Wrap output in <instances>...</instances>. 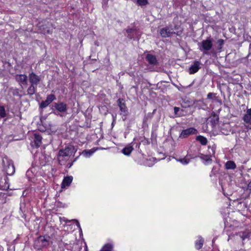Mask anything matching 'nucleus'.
I'll list each match as a JSON object with an SVG mask.
<instances>
[{
  "label": "nucleus",
  "mask_w": 251,
  "mask_h": 251,
  "mask_svg": "<svg viewBox=\"0 0 251 251\" xmlns=\"http://www.w3.org/2000/svg\"><path fill=\"white\" fill-rule=\"evenodd\" d=\"M54 108L60 112H65L67 111V104L64 102H55L53 103Z\"/></svg>",
  "instance_id": "f8f14e48"
},
{
  "label": "nucleus",
  "mask_w": 251,
  "mask_h": 251,
  "mask_svg": "<svg viewBox=\"0 0 251 251\" xmlns=\"http://www.w3.org/2000/svg\"><path fill=\"white\" fill-rule=\"evenodd\" d=\"M94 151L91 150H84L82 152V154L86 157H90L93 153Z\"/></svg>",
  "instance_id": "c85d7f7f"
},
{
  "label": "nucleus",
  "mask_w": 251,
  "mask_h": 251,
  "mask_svg": "<svg viewBox=\"0 0 251 251\" xmlns=\"http://www.w3.org/2000/svg\"><path fill=\"white\" fill-rule=\"evenodd\" d=\"M73 177L72 176H68L64 177L61 184V187L65 188L66 186H69L71 184L73 181Z\"/></svg>",
  "instance_id": "dca6fc26"
},
{
  "label": "nucleus",
  "mask_w": 251,
  "mask_h": 251,
  "mask_svg": "<svg viewBox=\"0 0 251 251\" xmlns=\"http://www.w3.org/2000/svg\"><path fill=\"white\" fill-rule=\"evenodd\" d=\"M199 49L204 53H207V51L211 50L213 47L212 40L210 38L199 42L198 44Z\"/></svg>",
  "instance_id": "f03ea898"
},
{
  "label": "nucleus",
  "mask_w": 251,
  "mask_h": 251,
  "mask_svg": "<svg viewBox=\"0 0 251 251\" xmlns=\"http://www.w3.org/2000/svg\"><path fill=\"white\" fill-rule=\"evenodd\" d=\"M160 33L163 37H168L175 34V32L172 28L166 27L161 29Z\"/></svg>",
  "instance_id": "9d476101"
},
{
  "label": "nucleus",
  "mask_w": 251,
  "mask_h": 251,
  "mask_svg": "<svg viewBox=\"0 0 251 251\" xmlns=\"http://www.w3.org/2000/svg\"><path fill=\"white\" fill-rule=\"evenodd\" d=\"M72 154V149L71 147L66 148L64 150L59 151L58 156V160L60 165H64L65 162L68 160Z\"/></svg>",
  "instance_id": "f257e3e1"
},
{
  "label": "nucleus",
  "mask_w": 251,
  "mask_h": 251,
  "mask_svg": "<svg viewBox=\"0 0 251 251\" xmlns=\"http://www.w3.org/2000/svg\"><path fill=\"white\" fill-rule=\"evenodd\" d=\"M64 221L66 222H67L68 221V220H64Z\"/></svg>",
  "instance_id": "4c0bfd02"
},
{
  "label": "nucleus",
  "mask_w": 251,
  "mask_h": 251,
  "mask_svg": "<svg viewBox=\"0 0 251 251\" xmlns=\"http://www.w3.org/2000/svg\"><path fill=\"white\" fill-rule=\"evenodd\" d=\"M196 140L199 141L202 145H206L207 143V139L201 135L198 136L196 137Z\"/></svg>",
  "instance_id": "4be33fe9"
},
{
  "label": "nucleus",
  "mask_w": 251,
  "mask_h": 251,
  "mask_svg": "<svg viewBox=\"0 0 251 251\" xmlns=\"http://www.w3.org/2000/svg\"><path fill=\"white\" fill-rule=\"evenodd\" d=\"M6 112L5 108L2 106H0V117L1 118H4L6 116Z\"/></svg>",
  "instance_id": "c756f323"
},
{
  "label": "nucleus",
  "mask_w": 251,
  "mask_h": 251,
  "mask_svg": "<svg viewBox=\"0 0 251 251\" xmlns=\"http://www.w3.org/2000/svg\"><path fill=\"white\" fill-rule=\"evenodd\" d=\"M73 162L71 163H68L67 165V167L68 168H70L73 165Z\"/></svg>",
  "instance_id": "c9c22d12"
},
{
  "label": "nucleus",
  "mask_w": 251,
  "mask_h": 251,
  "mask_svg": "<svg viewBox=\"0 0 251 251\" xmlns=\"http://www.w3.org/2000/svg\"><path fill=\"white\" fill-rule=\"evenodd\" d=\"M112 245L110 244H105L101 249L100 251H111L112 249Z\"/></svg>",
  "instance_id": "bb28decb"
},
{
  "label": "nucleus",
  "mask_w": 251,
  "mask_h": 251,
  "mask_svg": "<svg viewBox=\"0 0 251 251\" xmlns=\"http://www.w3.org/2000/svg\"><path fill=\"white\" fill-rule=\"evenodd\" d=\"M75 221L76 222V225H77V227H79V228L80 229H81L80 226V224H79V222L77 220H75Z\"/></svg>",
  "instance_id": "e433bc0d"
},
{
  "label": "nucleus",
  "mask_w": 251,
  "mask_h": 251,
  "mask_svg": "<svg viewBox=\"0 0 251 251\" xmlns=\"http://www.w3.org/2000/svg\"><path fill=\"white\" fill-rule=\"evenodd\" d=\"M217 44L218 45L217 49L219 51H220V50L222 49L223 45L224 44V40L219 39L217 41Z\"/></svg>",
  "instance_id": "7c9ffc66"
},
{
  "label": "nucleus",
  "mask_w": 251,
  "mask_h": 251,
  "mask_svg": "<svg viewBox=\"0 0 251 251\" xmlns=\"http://www.w3.org/2000/svg\"><path fill=\"white\" fill-rule=\"evenodd\" d=\"M120 108V109L121 110V114H123L125 116H126L128 114V110L127 108L126 105V104H121L120 106H119Z\"/></svg>",
  "instance_id": "b1692460"
},
{
  "label": "nucleus",
  "mask_w": 251,
  "mask_h": 251,
  "mask_svg": "<svg viewBox=\"0 0 251 251\" xmlns=\"http://www.w3.org/2000/svg\"><path fill=\"white\" fill-rule=\"evenodd\" d=\"M27 94L30 95H33L36 92L35 85L30 84V86L27 89Z\"/></svg>",
  "instance_id": "393cba45"
},
{
  "label": "nucleus",
  "mask_w": 251,
  "mask_h": 251,
  "mask_svg": "<svg viewBox=\"0 0 251 251\" xmlns=\"http://www.w3.org/2000/svg\"><path fill=\"white\" fill-rule=\"evenodd\" d=\"M28 78L30 84L35 86L37 85L41 80L40 77L33 72L29 74Z\"/></svg>",
  "instance_id": "1a4fd4ad"
},
{
  "label": "nucleus",
  "mask_w": 251,
  "mask_h": 251,
  "mask_svg": "<svg viewBox=\"0 0 251 251\" xmlns=\"http://www.w3.org/2000/svg\"><path fill=\"white\" fill-rule=\"evenodd\" d=\"M247 129H251V108L248 109L243 117Z\"/></svg>",
  "instance_id": "39448f33"
},
{
  "label": "nucleus",
  "mask_w": 251,
  "mask_h": 251,
  "mask_svg": "<svg viewBox=\"0 0 251 251\" xmlns=\"http://www.w3.org/2000/svg\"><path fill=\"white\" fill-rule=\"evenodd\" d=\"M50 239L49 236H40L36 241L37 245L39 246V248L47 247L50 244Z\"/></svg>",
  "instance_id": "20e7f679"
},
{
  "label": "nucleus",
  "mask_w": 251,
  "mask_h": 251,
  "mask_svg": "<svg viewBox=\"0 0 251 251\" xmlns=\"http://www.w3.org/2000/svg\"><path fill=\"white\" fill-rule=\"evenodd\" d=\"M123 99H119L117 102H118V105L119 106H120V105H121V104H125V102H123Z\"/></svg>",
  "instance_id": "473e14b6"
},
{
  "label": "nucleus",
  "mask_w": 251,
  "mask_h": 251,
  "mask_svg": "<svg viewBox=\"0 0 251 251\" xmlns=\"http://www.w3.org/2000/svg\"><path fill=\"white\" fill-rule=\"evenodd\" d=\"M146 59L148 61L149 63L151 65L155 66L158 64V61L154 55L148 54L146 55Z\"/></svg>",
  "instance_id": "4468645a"
},
{
  "label": "nucleus",
  "mask_w": 251,
  "mask_h": 251,
  "mask_svg": "<svg viewBox=\"0 0 251 251\" xmlns=\"http://www.w3.org/2000/svg\"><path fill=\"white\" fill-rule=\"evenodd\" d=\"M39 29L44 34H50L53 32L54 28L52 24L45 22L43 24L39 25Z\"/></svg>",
  "instance_id": "7ed1b4c3"
},
{
  "label": "nucleus",
  "mask_w": 251,
  "mask_h": 251,
  "mask_svg": "<svg viewBox=\"0 0 251 251\" xmlns=\"http://www.w3.org/2000/svg\"><path fill=\"white\" fill-rule=\"evenodd\" d=\"M174 113L176 116L180 117L183 115V110L177 107H174Z\"/></svg>",
  "instance_id": "5701e85b"
},
{
  "label": "nucleus",
  "mask_w": 251,
  "mask_h": 251,
  "mask_svg": "<svg viewBox=\"0 0 251 251\" xmlns=\"http://www.w3.org/2000/svg\"><path fill=\"white\" fill-rule=\"evenodd\" d=\"M201 63L200 61H196L189 68V73L190 74H194L197 73L201 68Z\"/></svg>",
  "instance_id": "ddd939ff"
},
{
  "label": "nucleus",
  "mask_w": 251,
  "mask_h": 251,
  "mask_svg": "<svg viewBox=\"0 0 251 251\" xmlns=\"http://www.w3.org/2000/svg\"><path fill=\"white\" fill-rule=\"evenodd\" d=\"M198 133L197 130L194 127H189L183 130L179 136L180 138H186L190 135L196 134Z\"/></svg>",
  "instance_id": "0eeeda50"
},
{
  "label": "nucleus",
  "mask_w": 251,
  "mask_h": 251,
  "mask_svg": "<svg viewBox=\"0 0 251 251\" xmlns=\"http://www.w3.org/2000/svg\"><path fill=\"white\" fill-rule=\"evenodd\" d=\"M15 79L23 88L27 84V76L25 74H17L15 75Z\"/></svg>",
  "instance_id": "423d86ee"
},
{
  "label": "nucleus",
  "mask_w": 251,
  "mask_h": 251,
  "mask_svg": "<svg viewBox=\"0 0 251 251\" xmlns=\"http://www.w3.org/2000/svg\"><path fill=\"white\" fill-rule=\"evenodd\" d=\"M137 3L140 6L146 5L148 3V0H137Z\"/></svg>",
  "instance_id": "2f4dec72"
},
{
  "label": "nucleus",
  "mask_w": 251,
  "mask_h": 251,
  "mask_svg": "<svg viewBox=\"0 0 251 251\" xmlns=\"http://www.w3.org/2000/svg\"><path fill=\"white\" fill-rule=\"evenodd\" d=\"M33 139L35 146L36 148L39 147L42 144V137L39 134L34 133Z\"/></svg>",
  "instance_id": "2eb2a0df"
},
{
  "label": "nucleus",
  "mask_w": 251,
  "mask_h": 251,
  "mask_svg": "<svg viewBox=\"0 0 251 251\" xmlns=\"http://www.w3.org/2000/svg\"><path fill=\"white\" fill-rule=\"evenodd\" d=\"M126 31L127 33V37L129 39H132L135 37L134 33L136 32L135 30L133 28H127L126 29Z\"/></svg>",
  "instance_id": "412c9836"
},
{
  "label": "nucleus",
  "mask_w": 251,
  "mask_h": 251,
  "mask_svg": "<svg viewBox=\"0 0 251 251\" xmlns=\"http://www.w3.org/2000/svg\"><path fill=\"white\" fill-rule=\"evenodd\" d=\"M133 150L132 146L128 145L122 150V152L126 155H129Z\"/></svg>",
  "instance_id": "6ab92c4d"
},
{
  "label": "nucleus",
  "mask_w": 251,
  "mask_h": 251,
  "mask_svg": "<svg viewBox=\"0 0 251 251\" xmlns=\"http://www.w3.org/2000/svg\"><path fill=\"white\" fill-rule=\"evenodd\" d=\"M177 161L181 162L183 165H186L189 162L190 159L188 158L187 156H186L183 158L177 159Z\"/></svg>",
  "instance_id": "cd10ccee"
},
{
  "label": "nucleus",
  "mask_w": 251,
  "mask_h": 251,
  "mask_svg": "<svg viewBox=\"0 0 251 251\" xmlns=\"http://www.w3.org/2000/svg\"><path fill=\"white\" fill-rule=\"evenodd\" d=\"M82 248V243L75 240L73 243L67 244L66 248L71 251H80Z\"/></svg>",
  "instance_id": "6e6552de"
},
{
  "label": "nucleus",
  "mask_w": 251,
  "mask_h": 251,
  "mask_svg": "<svg viewBox=\"0 0 251 251\" xmlns=\"http://www.w3.org/2000/svg\"><path fill=\"white\" fill-rule=\"evenodd\" d=\"M56 99L55 96L53 94L49 95L47 96L45 100L42 101L40 104L41 108H45L49 105L52 101Z\"/></svg>",
  "instance_id": "9b49d317"
},
{
  "label": "nucleus",
  "mask_w": 251,
  "mask_h": 251,
  "mask_svg": "<svg viewBox=\"0 0 251 251\" xmlns=\"http://www.w3.org/2000/svg\"><path fill=\"white\" fill-rule=\"evenodd\" d=\"M215 94L213 93H209L207 94V98L209 99H211L213 98V96H214Z\"/></svg>",
  "instance_id": "72a5a7b5"
},
{
  "label": "nucleus",
  "mask_w": 251,
  "mask_h": 251,
  "mask_svg": "<svg viewBox=\"0 0 251 251\" xmlns=\"http://www.w3.org/2000/svg\"><path fill=\"white\" fill-rule=\"evenodd\" d=\"M236 167L235 163L232 161H228L225 164V168L227 169H234Z\"/></svg>",
  "instance_id": "aec40b11"
},
{
  "label": "nucleus",
  "mask_w": 251,
  "mask_h": 251,
  "mask_svg": "<svg viewBox=\"0 0 251 251\" xmlns=\"http://www.w3.org/2000/svg\"><path fill=\"white\" fill-rule=\"evenodd\" d=\"M204 242L203 239L201 236H199L198 239L195 241V248L197 250L202 248Z\"/></svg>",
  "instance_id": "a211bd4d"
},
{
  "label": "nucleus",
  "mask_w": 251,
  "mask_h": 251,
  "mask_svg": "<svg viewBox=\"0 0 251 251\" xmlns=\"http://www.w3.org/2000/svg\"><path fill=\"white\" fill-rule=\"evenodd\" d=\"M201 158L202 160H204L207 164L210 163L212 162L211 156L209 155H201Z\"/></svg>",
  "instance_id": "a878e982"
},
{
  "label": "nucleus",
  "mask_w": 251,
  "mask_h": 251,
  "mask_svg": "<svg viewBox=\"0 0 251 251\" xmlns=\"http://www.w3.org/2000/svg\"><path fill=\"white\" fill-rule=\"evenodd\" d=\"M248 189L250 190H251V179L250 182L248 184Z\"/></svg>",
  "instance_id": "f704fd0d"
},
{
  "label": "nucleus",
  "mask_w": 251,
  "mask_h": 251,
  "mask_svg": "<svg viewBox=\"0 0 251 251\" xmlns=\"http://www.w3.org/2000/svg\"><path fill=\"white\" fill-rule=\"evenodd\" d=\"M5 170L7 175L9 176L13 175L15 171L14 166L12 164H9L5 168Z\"/></svg>",
  "instance_id": "f3484780"
}]
</instances>
